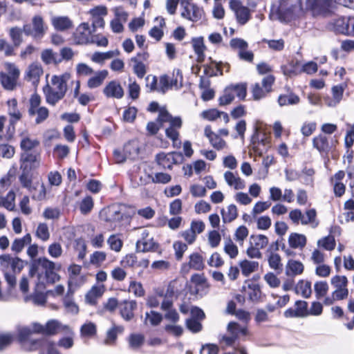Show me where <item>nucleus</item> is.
Returning <instances> with one entry per match:
<instances>
[{
    "instance_id": "nucleus-37",
    "label": "nucleus",
    "mask_w": 354,
    "mask_h": 354,
    "mask_svg": "<svg viewBox=\"0 0 354 354\" xmlns=\"http://www.w3.org/2000/svg\"><path fill=\"white\" fill-rule=\"evenodd\" d=\"M278 15L281 20L288 21L292 19V10L290 7H287L286 2L280 3L278 8Z\"/></svg>"
},
{
    "instance_id": "nucleus-32",
    "label": "nucleus",
    "mask_w": 354,
    "mask_h": 354,
    "mask_svg": "<svg viewBox=\"0 0 354 354\" xmlns=\"http://www.w3.org/2000/svg\"><path fill=\"white\" fill-rule=\"evenodd\" d=\"M296 292H301L305 298H308L312 294L311 282L308 281L299 280L295 286Z\"/></svg>"
},
{
    "instance_id": "nucleus-33",
    "label": "nucleus",
    "mask_w": 354,
    "mask_h": 354,
    "mask_svg": "<svg viewBox=\"0 0 354 354\" xmlns=\"http://www.w3.org/2000/svg\"><path fill=\"white\" fill-rule=\"evenodd\" d=\"M221 213L223 223H230L235 220L238 216L237 208L234 204H231L227 207V212L222 209Z\"/></svg>"
},
{
    "instance_id": "nucleus-54",
    "label": "nucleus",
    "mask_w": 354,
    "mask_h": 354,
    "mask_svg": "<svg viewBox=\"0 0 354 354\" xmlns=\"http://www.w3.org/2000/svg\"><path fill=\"white\" fill-rule=\"evenodd\" d=\"M39 145L37 140H31L29 138H24L21 140L20 147L24 152H32V150Z\"/></svg>"
},
{
    "instance_id": "nucleus-3",
    "label": "nucleus",
    "mask_w": 354,
    "mask_h": 354,
    "mask_svg": "<svg viewBox=\"0 0 354 354\" xmlns=\"http://www.w3.org/2000/svg\"><path fill=\"white\" fill-rule=\"evenodd\" d=\"M32 330L29 327H23L18 330V340L21 348L26 351H33L38 349L39 339H32Z\"/></svg>"
},
{
    "instance_id": "nucleus-21",
    "label": "nucleus",
    "mask_w": 354,
    "mask_h": 354,
    "mask_svg": "<svg viewBox=\"0 0 354 354\" xmlns=\"http://www.w3.org/2000/svg\"><path fill=\"white\" fill-rule=\"evenodd\" d=\"M224 178L227 184L233 187L235 189H243L245 187V181L232 171H225Z\"/></svg>"
},
{
    "instance_id": "nucleus-57",
    "label": "nucleus",
    "mask_w": 354,
    "mask_h": 354,
    "mask_svg": "<svg viewBox=\"0 0 354 354\" xmlns=\"http://www.w3.org/2000/svg\"><path fill=\"white\" fill-rule=\"evenodd\" d=\"M76 73L79 77H86L94 73L93 69L84 63H79L76 65Z\"/></svg>"
},
{
    "instance_id": "nucleus-17",
    "label": "nucleus",
    "mask_w": 354,
    "mask_h": 354,
    "mask_svg": "<svg viewBox=\"0 0 354 354\" xmlns=\"http://www.w3.org/2000/svg\"><path fill=\"white\" fill-rule=\"evenodd\" d=\"M136 248L138 252H156L159 248V244L151 238L137 241Z\"/></svg>"
},
{
    "instance_id": "nucleus-38",
    "label": "nucleus",
    "mask_w": 354,
    "mask_h": 354,
    "mask_svg": "<svg viewBox=\"0 0 354 354\" xmlns=\"http://www.w3.org/2000/svg\"><path fill=\"white\" fill-rule=\"evenodd\" d=\"M124 331V327L122 326H113L106 332V338L104 341L106 344H112L117 339L118 333Z\"/></svg>"
},
{
    "instance_id": "nucleus-41",
    "label": "nucleus",
    "mask_w": 354,
    "mask_h": 354,
    "mask_svg": "<svg viewBox=\"0 0 354 354\" xmlns=\"http://www.w3.org/2000/svg\"><path fill=\"white\" fill-rule=\"evenodd\" d=\"M248 288L250 289L248 292L249 299L252 302H257L261 297V287L258 283H248Z\"/></svg>"
},
{
    "instance_id": "nucleus-26",
    "label": "nucleus",
    "mask_w": 354,
    "mask_h": 354,
    "mask_svg": "<svg viewBox=\"0 0 354 354\" xmlns=\"http://www.w3.org/2000/svg\"><path fill=\"white\" fill-rule=\"evenodd\" d=\"M304 265L301 262L293 259L288 261L286 268V274L287 276H296L301 274L304 272Z\"/></svg>"
},
{
    "instance_id": "nucleus-50",
    "label": "nucleus",
    "mask_w": 354,
    "mask_h": 354,
    "mask_svg": "<svg viewBox=\"0 0 354 354\" xmlns=\"http://www.w3.org/2000/svg\"><path fill=\"white\" fill-rule=\"evenodd\" d=\"M145 337L141 334H131L129 337V346L132 349H138L144 343Z\"/></svg>"
},
{
    "instance_id": "nucleus-14",
    "label": "nucleus",
    "mask_w": 354,
    "mask_h": 354,
    "mask_svg": "<svg viewBox=\"0 0 354 354\" xmlns=\"http://www.w3.org/2000/svg\"><path fill=\"white\" fill-rule=\"evenodd\" d=\"M108 71L106 70L97 71L94 72L93 76L91 77L86 83L88 88L94 89L100 87L104 82V80L108 76Z\"/></svg>"
},
{
    "instance_id": "nucleus-28",
    "label": "nucleus",
    "mask_w": 354,
    "mask_h": 354,
    "mask_svg": "<svg viewBox=\"0 0 354 354\" xmlns=\"http://www.w3.org/2000/svg\"><path fill=\"white\" fill-rule=\"evenodd\" d=\"M32 238L30 234H26L22 238L16 239L12 243L11 250L15 254L20 253L26 245L30 244Z\"/></svg>"
},
{
    "instance_id": "nucleus-34",
    "label": "nucleus",
    "mask_w": 354,
    "mask_h": 354,
    "mask_svg": "<svg viewBox=\"0 0 354 354\" xmlns=\"http://www.w3.org/2000/svg\"><path fill=\"white\" fill-rule=\"evenodd\" d=\"M15 194L11 190L6 196H0V207H3L8 210L12 211L15 209Z\"/></svg>"
},
{
    "instance_id": "nucleus-6",
    "label": "nucleus",
    "mask_w": 354,
    "mask_h": 354,
    "mask_svg": "<svg viewBox=\"0 0 354 354\" xmlns=\"http://www.w3.org/2000/svg\"><path fill=\"white\" fill-rule=\"evenodd\" d=\"M295 308H289L283 313L286 318L305 317L308 315V303L298 300L295 304Z\"/></svg>"
},
{
    "instance_id": "nucleus-18",
    "label": "nucleus",
    "mask_w": 354,
    "mask_h": 354,
    "mask_svg": "<svg viewBox=\"0 0 354 354\" xmlns=\"http://www.w3.org/2000/svg\"><path fill=\"white\" fill-rule=\"evenodd\" d=\"M38 349L39 354H61L57 349L56 344L46 337L39 339Z\"/></svg>"
},
{
    "instance_id": "nucleus-60",
    "label": "nucleus",
    "mask_w": 354,
    "mask_h": 354,
    "mask_svg": "<svg viewBox=\"0 0 354 354\" xmlns=\"http://www.w3.org/2000/svg\"><path fill=\"white\" fill-rule=\"evenodd\" d=\"M227 330L231 333V335H236V337L239 333L243 335H246L248 334L247 327H241L237 323L233 322L228 324Z\"/></svg>"
},
{
    "instance_id": "nucleus-64",
    "label": "nucleus",
    "mask_w": 354,
    "mask_h": 354,
    "mask_svg": "<svg viewBox=\"0 0 354 354\" xmlns=\"http://www.w3.org/2000/svg\"><path fill=\"white\" fill-rule=\"evenodd\" d=\"M82 336L91 337L96 334V326L93 322H88L83 324L80 328Z\"/></svg>"
},
{
    "instance_id": "nucleus-49",
    "label": "nucleus",
    "mask_w": 354,
    "mask_h": 354,
    "mask_svg": "<svg viewBox=\"0 0 354 354\" xmlns=\"http://www.w3.org/2000/svg\"><path fill=\"white\" fill-rule=\"evenodd\" d=\"M317 245L326 250L331 251L335 248V240L333 236H327L318 240Z\"/></svg>"
},
{
    "instance_id": "nucleus-27",
    "label": "nucleus",
    "mask_w": 354,
    "mask_h": 354,
    "mask_svg": "<svg viewBox=\"0 0 354 354\" xmlns=\"http://www.w3.org/2000/svg\"><path fill=\"white\" fill-rule=\"evenodd\" d=\"M306 237L305 235L298 233H291L288 238V243L292 248L302 249L306 245Z\"/></svg>"
},
{
    "instance_id": "nucleus-62",
    "label": "nucleus",
    "mask_w": 354,
    "mask_h": 354,
    "mask_svg": "<svg viewBox=\"0 0 354 354\" xmlns=\"http://www.w3.org/2000/svg\"><path fill=\"white\" fill-rule=\"evenodd\" d=\"M234 99V95L232 93L230 88L227 86L224 90L223 95L218 99V104L220 106H225L230 104Z\"/></svg>"
},
{
    "instance_id": "nucleus-29",
    "label": "nucleus",
    "mask_w": 354,
    "mask_h": 354,
    "mask_svg": "<svg viewBox=\"0 0 354 354\" xmlns=\"http://www.w3.org/2000/svg\"><path fill=\"white\" fill-rule=\"evenodd\" d=\"M105 213L106 216L104 221L106 222L120 221L123 218V214L119 207L111 206L105 210Z\"/></svg>"
},
{
    "instance_id": "nucleus-36",
    "label": "nucleus",
    "mask_w": 354,
    "mask_h": 354,
    "mask_svg": "<svg viewBox=\"0 0 354 354\" xmlns=\"http://www.w3.org/2000/svg\"><path fill=\"white\" fill-rule=\"evenodd\" d=\"M43 74V70L41 67L37 64H32L28 67L27 71V76L30 80H32L33 83L39 81V77Z\"/></svg>"
},
{
    "instance_id": "nucleus-7",
    "label": "nucleus",
    "mask_w": 354,
    "mask_h": 354,
    "mask_svg": "<svg viewBox=\"0 0 354 354\" xmlns=\"http://www.w3.org/2000/svg\"><path fill=\"white\" fill-rule=\"evenodd\" d=\"M189 262L182 266V270L188 272L189 269L201 271L205 268L204 259L198 252H194L189 256Z\"/></svg>"
},
{
    "instance_id": "nucleus-8",
    "label": "nucleus",
    "mask_w": 354,
    "mask_h": 354,
    "mask_svg": "<svg viewBox=\"0 0 354 354\" xmlns=\"http://www.w3.org/2000/svg\"><path fill=\"white\" fill-rule=\"evenodd\" d=\"M103 94L108 98L121 99L124 96V89L120 82L112 80L104 88Z\"/></svg>"
},
{
    "instance_id": "nucleus-24",
    "label": "nucleus",
    "mask_w": 354,
    "mask_h": 354,
    "mask_svg": "<svg viewBox=\"0 0 354 354\" xmlns=\"http://www.w3.org/2000/svg\"><path fill=\"white\" fill-rule=\"evenodd\" d=\"M278 104L280 106L296 105L299 103V97L292 92L281 94L278 97Z\"/></svg>"
},
{
    "instance_id": "nucleus-42",
    "label": "nucleus",
    "mask_w": 354,
    "mask_h": 354,
    "mask_svg": "<svg viewBox=\"0 0 354 354\" xmlns=\"http://www.w3.org/2000/svg\"><path fill=\"white\" fill-rule=\"evenodd\" d=\"M344 93V88L341 85H336L332 88L333 99L327 102L328 106H335L341 101Z\"/></svg>"
},
{
    "instance_id": "nucleus-48",
    "label": "nucleus",
    "mask_w": 354,
    "mask_h": 354,
    "mask_svg": "<svg viewBox=\"0 0 354 354\" xmlns=\"http://www.w3.org/2000/svg\"><path fill=\"white\" fill-rule=\"evenodd\" d=\"M317 212L315 209H310L306 212V217L304 216V219L301 220L302 225L311 224L313 227H316L319 222L316 221Z\"/></svg>"
},
{
    "instance_id": "nucleus-46",
    "label": "nucleus",
    "mask_w": 354,
    "mask_h": 354,
    "mask_svg": "<svg viewBox=\"0 0 354 354\" xmlns=\"http://www.w3.org/2000/svg\"><path fill=\"white\" fill-rule=\"evenodd\" d=\"M236 20L241 25L245 24L250 18V10L248 7L243 6L235 12Z\"/></svg>"
},
{
    "instance_id": "nucleus-16",
    "label": "nucleus",
    "mask_w": 354,
    "mask_h": 354,
    "mask_svg": "<svg viewBox=\"0 0 354 354\" xmlns=\"http://www.w3.org/2000/svg\"><path fill=\"white\" fill-rule=\"evenodd\" d=\"M313 146L320 153L326 154L330 151L331 148L328 138L323 134H319L313 139Z\"/></svg>"
},
{
    "instance_id": "nucleus-11",
    "label": "nucleus",
    "mask_w": 354,
    "mask_h": 354,
    "mask_svg": "<svg viewBox=\"0 0 354 354\" xmlns=\"http://www.w3.org/2000/svg\"><path fill=\"white\" fill-rule=\"evenodd\" d=\"M69 77L70 75L68 73H65L59 76L53 75L51 79V88L58 92H61L62 94L65 95L67 91V82L69 80Z\"/></svg>"
},
{
    "instance_id": "nucleus-59",
    "label": "nucleus",
    "mask_w": 354,
    "mask_h": 354,
    "mask_svg": "<svg viewBox=\"0 0 354 354\" xmlns=\"http://www.w3.org/2000/svg\"><path fill=\"white\" fill-rule=\"evenodd\" d=\"M252 93L254 100H259L262 98H264L267 94L269 93V92L261 87L259 83H255L252 86Z\"/></svg>"
},
{
    "instance_id": "nucleus-53",
    "label": "nucleus",
    "mask_w": 354,
    "mask_h": 354,
    "mask_svg": "<svg viewBox=\"0 0 354 354\" xmlns=\"http://www.w3.org/2000/svg\"><path fill=\"white\" fill-rule=\"evenodd\" d=\"M316 297L319 299L324 297L328 290V285L326 281H317L314 285Z\"/></svg>"
},
{
    "instance_id": "nucleus-23",
    "label": "nucleus",
    "mask_w": 354,
    "mask_h": 354,
    "mask_svg": "<svg viewBox=\"0 0 354 354\" xmlns=\"http://www.w3.org/2000/svg\"><path fill=\"white\" fill-rule=\"evenodd\" d=\"M71 282H68V290L67 294L65 295L64 298V305L66 309L73 314H77L79 312V308L77 305L75 303L73 300V292L74 291L71 290Z\"/></svg>"
},
{
    "instance_id": "nucleus-4",
    "label": "nucleus",
    "mask_w": 354,
    "mask_h": 354,
    "mask_svg": "<svg viewBox=\"0 0 354 354\" xmlns=\"http://www.w3.org/2000/svg\"><path fill=\"white\" fill-rule=\"evenodd\" d=\"M333 0H306V7L314 14H326L330 10Z\"/></svg>"
},
{
    "instance_id": "nucleus-58",
    "label": "nucleus",
    "mask_w": 354,
    "mask_h": 354,
    "mask_svg": "<svg viewBox=\"0 0 354 354\" xmlns=\"http://www.w3.org/2000/svg\"><path fill=\"white\" fill-rule=\"evenodd\" d=\"M22 30L18 27L12 28L10 30V37L14 46L17 48L22 42Z\"/></svg>"
},
{
    "instance_id": "nucleus-2",
    "label": "nucleus",
    "mask_w": 354,
    "mask_h": 354,
    "mask_svg": "<svg viewBox=\"0 0 354 354\" xmlns=\"http://www.w3.org/2000/svg\"><path fill=\"white\" fill-rule=\"evenodd\" d=\"M28 262L10 254L0 255V266L3 271L10 270L14 273H20Z\"/></svg>"
},
{
    "instance_id": "nucleus-1",
    "label": "nucleus",
    "mask_w": 354,
    "mask_h": 354,
    "mask_svg": "<svg viewBox=\"0 0 354 354\" xmlns=\"http://www.w3.org/2000/svg\"><path fill=\"white\" fill-rule=\"evenodd\" d=\"M48 261L46 257H39L37 259H32L29 263L28 275L30 277H34L35 275L37 277V281L35 282V288L44 289V283L41 281L44 269L46 268Z\"/></svg>"
},
{
    "instance_id": "nucleus-35",
    "label": "nucleus",
    "mask_w": 354,
    "mask_h": 354,
    "mask_svg": "<svg viewBox=\"0 0 354 354\" xmlns=\"http://www.w3.org/2000/svg\"><path fill=\"white\" fill-rule=\"evenodd\" d=\"M156 161L158 165L162 166L165 169L167 168L169 169H171L172 168V159L171 152L168 153H165L164 152L158 153L156 156Z\"/></svg>"
},
{
    "instance_id": "nucleus-9",
    "label": "nucleus",
    "mask_w": 354,
    "mask_h": 354,
    "mask_svg": "<svg viewBox=\"0 0 354 354\" xmlns=\"http://www.w3.org/2000/svg\"><path fill=\"white\" fill-rule=\"evenodd\" d=\"M38 154L33 152H23L21 156V170L32 171L38 166L37 162Z\"/></svg>"
},
{
    "instance_id": "nucleus-19",
    "label": "nucleus",
    "mask_w": 354,
    "mask_h": 354,
    "mask_svg": "<svg viewBox=\"0 0 354 354\" xmlns=\"http://www.w3.org/2000/svg\"><path fill=\"white\" fill-rule=\"evenodd\" d=\"M44 93L46 97V102L50 105H55L59 100L64 98V95L51 88L49 84H46L44 88Z\"/></svg>"
},
{
    "instance_id": "nucleus-55",
    "label": "nucleus",
    "mask_w": 354,
    "mask_h": 354,
    "mask_svg": "<svg viewBox=\"0 0 354 354\" xmlns=\"http://www.w3.org/2000/svg\"><path fill=\"white\" fill-rule=\"evenodd\" d=\"M93 207V201L91 196H87L82 199L80 204V210L82 214H88Z\"/></svg>"
},
{
    "instance_id": "nucleus-56",
    "label": "nucleus",
    "mask_w": 354,
    "mask_h": 354,
    "mask_svg": "<svg viewBox=\"0 0 354 354\" xmlns=\"http://www.w3.org/2000/svg\"><path fill=\"white\" fill-rule=\"evenodd\" d=\"M131 61L134 64L133 67L134 73L138 78L142 79L147 73L145 65L136 58H131Z\"/></svg>"
},
{
    "instance_id": "nucleus-25",
    "label": "nucleus",
    "mask_w": 354,
    "mask_h": 354,
    "mask_svg": "<svg viewBox=\"0 0 354 354\" xmlns=\"http://www.w3.org/2000/svg\"><path fill=\"white\" fill-rule=\"evenodd\" d=\"M19 180L21 186L26 188L30 192L35 190L37 187L39 185V183L32 185L31 171L21 170V174L19 177Z\"/></svg>"
},
{
    "instance_id": "nucleus-47",
    "label": "nucleus",
    "mask_w": 354,
    "mask_h": 354,
    "mask_svg": "<svg viewBox=\"0 0 354 354\" xmlns=\"http://www.w3.org/2000/svg\"><path fill=\"white\" fill-rule=\"evenodd\" d=\"M30 116L37 115V118H35V123L39 124L45 121L48 115H49V111L48 109L45 106H41L40 108H38L35 110H34L33 113H28Z\"/></svg>"
},
{
    "instance_id": "nucleus-52",
    "label": "nucleus",
    "mask_w": 354,
    "mask_h": 354,
    "mask_svg": "<svg viewBox=\"0 0 354 354\" xmlns=\"http://www.w3.org/2000/svg\"><path fill=\"white\" fill-rule=\"evenodd\" d=\"M162 320V316L160 313L154 310L145 313V322L147 321L151 326H158Z\"/></svg>"
},
{
    "instance_id": "nucleus-39",
    "label": "nucleus",
    "mask_w": 354,
    "mask_h": 354,
    "mask_svg": "<svg viewBox=\"0 0 354 354\" xmlns=\"http://www.w3.org/2000/svg\"><path fill=\"white\" fill-rule=\"evenodd\" d=\"M347 17H341L335 20L333 28L335 32L348 35Z\"/></svg>"
},
{
    "instance_id": "nucleus-15",
    "label": "nucleus",
    "mask_w": 354,
    "mask_h": 354,
    "mask_svg": "<svg viewBox=\"0 0 354 354\" xmlns=\"http://www.w3.org/2000/svg\"><path fill=\"white\" fill-rule=\"evenodd\" d=\"M192 45L194 53L197 56L196 61L198 63L203 62L205 57L204 52L206 49V46L204 44L203 37H198L192 38Z\"/></svg>"
},
{
    "instance_id": "nucleus-51",
    "label": "nucleus",
    "mask_w": 354,
    "mask_h": 354,
    "mask_svg": "<svg viewBox=\"0 0 354 354\" xmlns=\"http://www.w3.org/2000/svg\"><path fill=\"white\" fill-rule=\"evenodd\" d=\"M260 134L259 133V130L257 128L255 129V132L252 135L251 138V145L253 151L258 153L259 156H261L264 151V149H261L260 147Z\"/></svg>"
},
{
    "instance_id": "nucleus-10",
    "label": "nucleus",
    "mask_w": 354,
    "mask_h": 354,
    "mask_svg": "<svg viewBox=\"0 0 354 354\" xmlns=\"http://www.w3.org/2000/svg\"><path fill=\"white\" fill-rule=\"evenodd\" d=\"M137 308L135 300H124L119 304V310L121 317L127 322L131 321L133 317V311Z\"/></svg>"
},
{
    "instance_id": "nucleus-31",
    "label": "nucleus",
    "mask_w": 354,
    "mask_h": 354,
    "mask_svg": "<svg viewBox=\"0 0 354 354\" xmlns=\"http://www.w3.org/2000/svg\"><path fill=\"white\" fill-rule=\"evenodd\" d=\"M242 274L248 277L259 268V263L254 261L243 260L239 263Z\"/></svg>"
},
{
    "instance_id": "nucleus-45",
    "label": "nucleus",
    "mask_w": 354,
    "mask_h": 354,
    "mask_svg": "<svg viewBox=\"0 0 354 354\" xmlns=\"http://www.w3.org/2000/svg\"><path fill=\"white\" fill-rule=\"evenodd\" d=\"M233 93H235L236 97L239 98V100H245L247 95V85L245 83H240L236 84H232L228 86Z\"/></svg>"
},
{
    "instance_id": "nucleus-40",
    "label": "nucleus",
    "mask_w": 354,
    "mask_h": 354,
    "mask_svg": "<svg viewBox=\"0 0 354 354\" xmlns=\"http://www.w3.org/2000/svg\"><path fill=\"white\" fill-rule=\"evenodd\" d=\"M38 290H41V289H37L36 292L31 295H27L24 297L25 302H28L32 301V302L36 306H42L46 301V296L44 293L38 292Z\"/></svg>"
},
{
    "instance_id": "nucleus-63",
    "label": "nucleus",
    "mask_w": 354,
    "mask_h": 354,
    "mask_svg": "<svg viewBox=\"0 0 354 354\" xmlns=\"http://www.w3.org/2000/svg\"><path fill=\"white\" fill-rule=\"evenodd\" d=\"M36 236L43 241H46L49 239L50 233L47 224L43 223L38 225Z\"/></svg>"
},
{
    "instance_id": "nucleus-13",
    "label": "nucleus",
    "mask_w": 354,
    "mask_h": 354,
    "mask_svg": "<svg viewBox=\"0 0 354 354\" xmlns=\"http://www.w3.org/2000/svg\"><path fill=\"white\" fill-rule=\"evenodd\" d=\"M105 287L104 285H95L85 295V301L87 304L95 306L97 299L102 297L104 292Z\"/></svg>"
},
{
    "instance_id": "nucleus-43",
    "label": "nucleus",
    "mask_w": 354,
    "mask_h": 354,
    "mask_svg": "<svg viewBox=\"0 0 354 354\" xmlns=\"http://www.w3.org/2000/svg\"><path fill=\"white\" fill-rule=\"evenodd\" d=\"M268 244V238L263 234H252L250 237V245L259 249L264 248Z\"/></svg>"
},
{
    "instance_id": "nucleus-30",
    "label": "nucleus",
    "mask_w": 354,
    "mask_h": 354,
    "mask_svg": "<svg viewBox=\"0 0 354 354\" xmlns=\"http://www.w3.org/2000/svg\"><path fill=\"white\" fill-rule=\"evenodd\" d=\"M33 30L35 32V38L40 39L43 37L45 33L44 20L39 15L35 16L32 20Z\"/></svg>"
},
{
    "instance_id": "nucleus-5",
    "label": "nucleus",
    "mask_w": 354,
    "mask_h": 354,
    "mask_svg": "<svg viewBox=\"0 0 354 354\" xmlns=\"http://www.w3.org/2000/svg\"><path fill=\"white\" fill-rule=\"evenodd\" d=\"M93 31L88 23L81 24L73 33V39L76 44H87L91 39Z\"/></svg>"
},
{
    "instance_id": "nucleus-44",
    "label": "nucleus",
    "mask_w": 354,
    "mask_h": 354,
    "mask_svg": "<svg viewBox=\"0 0 354 354\" xmlns=\"http://www.w3.org/2000/svg\"><path fill=\"white\" fill-rule=\"evenodd\" d=\"M0 82L2 86L9 91L14 90L17 84L16 79L4 73H0Z\"/></svg>"
},
{
    "instance_id": "nucleus-12",
    "label": "nucleus",
    "mask_w": 354,
    "mask_h": 354,
    "mask_svg": "<svg viewBox=\"0 0 354 354\" xmlns=\"http://www.w3.org/2000/svg\"><path fill=\"white\" fill-rule=\"evenodd\" d=\"M55 263L49 260L48 264L47 263L46 268L44 269L43 279H41L44 283V289L45 288V283L52 284L59 280L60 277L55 272Z\"/></svg>"
},
{
    "instance_id": "nucleus-22",
    "label": "nucleus",
    "mask_w": 354,
    "mask_h": 354,
    "mask_svg": "<svg viewBox=\"0 0 354 354\" xmlns=\"http://www.w3.org/2000/svg\"><path fill=\"white\" fill-rule=\"evenodd\" d=\"M51 23L55 30L64 31L73 27V21L68 17H54Z\"/></svg>"
},
{
    "instance_id": "nucleus-20",
    "label": "nucleus",
    "mask_w": 354,
    "mask_h": 354,
    "mask_svg": "<svg viewBox=\"0 0 354 354\" xmlns=\"http://www.w3.org/2000/svg\"><path fill=\"white\" fill-rule=\"evenodd\" d=\"M7 104L8 106V112L10 116V123L12 125L14 131L15 124L21 118V114L17 109V101L15 98L9 100Z\"/></svg>"
},
{
    "instance_id": "nucleus-61",
    "label": "nucleus",
    "mask_w": 354,
    "mask_h": 354,
    "mask_svg": "<svg viewBox=\"0 0 354 354\" xmlns=\"http://www.w3.org/2000/svg\"><path fill=\"white\" fill-rule=\"evenodd\" d=\"M330 283L335 289L347 288L348 279L346 276L335 275L331 278Z\"/></svg>"
}]
</instances>
